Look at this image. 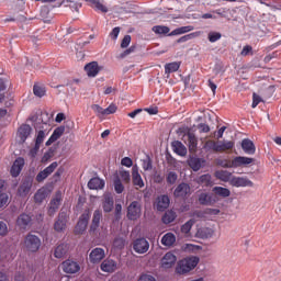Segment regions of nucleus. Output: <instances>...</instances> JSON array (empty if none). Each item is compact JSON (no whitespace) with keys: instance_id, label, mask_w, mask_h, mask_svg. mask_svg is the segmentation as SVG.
Masks as SVG:
<instances>
[{"instance_id":"1","label":"nucleus","mask_w":281,"mask_h":281,"mask_svg":"<svg viewBox=\"0 0 281 281\" xmlns=\"http://www.w3.org/2000/svg\"><path fill=\"white\" fill-rule=\"evenodd\" d=\"M251 164H254V158L236 156L232 160H222L220 166H222V168H247V166H251Z\"/></svg>"},{"instance_id":"2","label":"nucleus","mask_w":281,"mask_h":281,"mask_svg":"<svg viewBox=\"0 0 281 281\" xmlns=\"http://www.w3.org/2000/svg\"><path fill=\"white\" fill-rule=\"evenodd\" d=\"M23 249L31 254H36L41 249V238L32 233L24 237Z\"/></svg>"},{"instance_id":"3","label":"nucleus","mask_w":281,"mask_h":281,"mask_svg":"<svg viewBox=\"0 0 281 281\" xmlns=\"http://www.w3.org/2000/svg\"><path fill=\"white\" fill-rule=\"evenodd\" d=\"M91 218V211L86 210L82 215L79 217V221L75 227V234L80 235L85 234L87 226L89 225V220Z\"/></svg>"},{"instance_id":"4","label":"nucleus","mask_w":281,"mask_h":281,"mask_svg":"<svg viewBox=\"0 0 281 281\" xmlns=\"http://www.w3.org/2000/svg\"><path fill=\"white\" fill-rule=\"evenodd\" d=\"M142 216V203L139 201H133L127 206V218L128 221H137Z\"/></svg>"},{"instance_id":"5","label":"nucleus","mask_w":281,"mask_h":281,"mask_svg":"<svg viewBox=\"0 0 281 281\" xmlns=\"http://www.w3.org/2000/svg\"><path fill=\"white\" fill-rule=\"evenodd\" d=\"M56 168H58V162H52L48 167L36 175L35 181L37 183H43V181H45V179H47V177H49L56 170Z\"/></svg>"},{"instance_id":"6","label":"nucleus","mask_w":281,"mask_h":281,"mask_svg":"<svg viewBox=\"0 0 281 281\" xmlns=\"http://www.w3.org/2000/svg\"><path fill=\"white\" fill-rule=\"evenodd\" d=\"M133 249L136 254H146L150 249V244L144 237L137 238L133 241Z\"/></svg>"},{"instance_id":"7","label":"nucleus","mask_w":281,"mask_h":281,"mask_svg":"<svg viewBox=\"0 0 281 281\" xmlns=\"http://www.w3.org/2000/svg\"><path fill=\"white\" fill-rule=\"evenodd\" d=\"M33 183H34V180L32 178L30 177L24 178L18 189V195L27 196L30 194V191L32 190Z\"/></svg>"},{"instance_id":"8","label":"nucleus","mask_w":281,"mask_h":281,"mask_svg":"<svg viewBox=\"0 0 281 281\" xmlns=\"http://www.w3.org/2000/svg\"><path fill=\"white\" fill-rule=\"evenodd\" d=\"M132 183L136 190L144 188V179L139 175V167L137 165H134L132 168Z\"/></svg>"},{"instance_id":"9","label":"nucleus","mask_w":281,"mask_h":281,"mask_svg":"<svg viewBox=\"0 0 281 281\" xmlns=\"http://www.w3.org/2000/svg\"><path fill=\"white\" fill-rule=\"evenodd\" d=\"M231 186L234 188H254V182L245 177H233Z\"/></svg>"},{"instance_id":"10","label":"nucleus","mask_w":281,"mask_h":281,"mask_svg":"<svg viewBox=\"0 0 281 281\" xmlns=\"http://www.w3.org/2000/svg\"><path fill=\"white\" fill-rule=\"evenodd\" d=\"M104 249L102 248H94L91 250L89 255V260L92 265H100L102 260L105 258Z\"/></svg>"},{"instance_id":"11","label":"nucleus","mask_w":281,"mask_h":281,"mask_svg":"<svg viewBox=\"0 0 281 281\" xmlns=\"http://www.w3.org/2000/svg\"><path fill=\"white\" fill-rule=\"evenodd\" d=\"M64 273H78L80 271V265L77 261L67 259L61 263Z\"/></svg>"},{"instance_id":"12","label":"nucleus","mask_w":281,"mask_h":281,"mask_svg":"<svg viewBox=\"0 0 281 281\" xmlns=\"http://www.w3.org/2000/svg\"><path fill=\"white\" fill-rule=\"evenodd\" d=\"M177 263V256L172 252H167L160 262V266L162 269H172L175 265Z\"/></svg>"},{"instance_id":"13","label":"nucleus","mask_w":281,"mask_h":281,"mask_svg":"<svg viewBox=\"0 0 281 281\" xmlns=\"http://www.w3.org/2000/svg\"><path fill=\"white\" fill-rule=\"evenodd\" d=\"M155 207L158 212H166L170 207V198L168 195H159L156 200Z\"/></svg>"},{"instance_id":"14","label":"nucleus","mask_w":281,"mask_h":281,"mask_svg":"<svg viewBox=\"0 0 281 281\" xmlns=\"http://www.w3.org/2000/svg\"><path fill=\"white\" fill-rule=\"evenodd\" d=\"M66 227H67V213L60 212L57 216V220L55 221L54 229L55 232H65Z\"/></svg>"},{"instance_id":"15","label":"nucleus","mask_w":281,"mask_h":281,"mask_svg":"<svg viewBox=\"0 0 281 281\" xmlns=\"http://www.w3.org/2000/svg\"><path fill=\"white\" fill-rule=\"evenodd\" d=\"M190 184L182 182L173 191L176 199H186L190 194Z\"/></svg>"},{"instance_id":"16","label":"nucleus","mask_w":281,"mask_h":281,"mask_svg":"<svg viewBox=\"0 0 281 281\" xmlns=\"http://www.w3.org/2000/svg\"><path fill=\"white\" fill-rule=\"evenodd\" d=\"M25 166V159H23V157H19L14 160L11 170H10V175L11 177H19V175H21V170H23V167Z\"/></svg>"},{"instance_id":"17","label":"nucleus","mask_w":281,"mask_h":281,"mask_svg":"<svg viewBox=\"0 0 281 281\" xmlns=\"http://www.w3.org/2000/svg\"><path fill=\"white\" fill-rule=\"evenodd\" d=\"M61 202H63V196L60 195V193H57L55 198H53L49 202L48 216H54V214L58 212V207H60Z\"/></svg>"},{"instance_id":"18","label":"nucleus","mask_w":281,"mask_h":281,"mask_svg":"<svg viewBox=\"0 0 281 281\" xmlns=\"http://www.w3.org/2000/svg\"><path fill=\"white\" fill-rule=\"evenodd\" d=\"M203 150L207 155H216L218 154V140L207 139L203 145Z\"/></svg>"},{"instance_id":"19","label":"nucleus","mask_w":281,"mask_h":281,"mask_svg":"<svg viewBox=\"0 0 281 281\" xmlns=\"http://www.w3.org/2000/svg\"><path fill=\"white\" fill-rule=\"evenodd\" d=\"M101 271H104L105 273H114V271H117V261L113 259H105L101 263Z\"/></svg>"},{"instance_id":"20","label":"nucleus","mask_w":281,"mask_h":281,"mask_svg":"<svg viewBox=\"0 0 281 281\" xmlns=\"http://www.w3.org/2000/svg\"><path fill=\"white\" fill-rule=\"evenodd\" d=\"M100 221H102V211L95 210L92 216V223L90 225V233L94 234L100 228Z\"/></svg>"},{"instance_id":"21","label":"nucleus","mask_w":281,"mask_h":281,"mask_svg":"<svg viewBox=\"0 0 281 281\" xmlns=\"http://www.w3.org/2000/svg\"><path fill=\"white\" fill-rule=\"evenodd\" d=\"M198 201L200 205H214L216 203V196L214 194H209V193H200Z\"/></svg>"},{"instance_id":"22","label":"nucleus","mask_w":281,"mask_h":281,"mask_svg":"<svg viewBox=\"0 0 281 281\" xmlns=\"http://www.w3.org/2000/svg\"><path fill=\"white\" fill-rule=\"evenodd\" d=\"M85 71L89 78H95V76L100 74V66L98 65V61L87 64L85 66Z\"/></svg>"},{"instance_id":"23","label":"nucleus","mask_w":281,"mask_h":281,"mask_svg":"<svg viewBox=\"0 0 281 281\" xmlns=\"http://www.w3.org/2000/svg\"><path fill=\"white\" fill-rule=\"evenodd\" d=\"M241 149L246 155H256V145L249 138L241 140Z\"/></svg>"},{"instance_id":"24","label":"nucleus","mask_w":281,"mask_h":281,"mask_svg":"<svg viewBox=\"0 0 281 281\" xmlns=\"http://www.w3.org/2000/svg\"><path fill=\"white\" fill-rule=\"evenodd\" d=\"M63 135H65V126H59V127L55 128L53 134L46 142V146H52L54 144V142H57V139H60V137H63Z\"/></svg>"},{"instance_id":"25","label":"nucleus","mask_w":281,"mask_h":281,"mask_svg":"<svg viewBox=\"0 0 281 281\" xmlns=\"http://www.w3.org/2000/svg\"><path fill=\"white\" fill-rule=\"evenodd\" d=\"M236 143L234 140H217V153H227L234 150Z\"/></svg>"},{"instance_id":"26","label":"nucleus","mask_w":281,"mask_h":281,"mask_svg":"<svg viewBox=\"0 0 281 281\" xmlns=\"http://www.w3.org/2000/svg\"><path fill=\"white\" fill-rule=\"evenodd\" d=\"M32 223V217L25 213L21 214L16 220V225L20 229H27Z\"/></svg>"},{"instance_id":"27","label":"nucleus","mask_w":281,"mask_h":281,"mask_svg":"<svg viewBox=\"0 0 281 281\" xmlns=\"http://www.w3.org/2000/svg\"><path fill=\"white\" fill-rule=\"evenodd\" d=\"M187 140L190 153H196V148L199 146V138H196V135H194L192 132H189L187 134Z\"/></svg>"},{"instance_id":"28","label":"nucleus","mask_w":281,"mask_h":281,"mask_svg":"<svg viewBox=\"0 0 281 281\" xmlns=\"http://www.w3.org/2000/svg\"><path fill=\"white\" fill-rule=\"evenodd\" d=\"M113 205H115V201L113 200V195L105 194L104 198H103V203H102L103 212L109 214V212L113 211Z\"/></svg>"},{"instance_id":"29","label":"nucleus","mask_w":281,"mask_h":281,"mask_svg":"<svg viewBox=\"0 0 281 281\" xmlns=\"http://www.w3.org/2000/svg\"><path fill=\"white\" fill-rule=\"evenodd\" d=\"M85 1L86 3H88L90 8H93V10H95L97 12H103V13L109 12V9L106 8V5H103V3L100 2V0H85Z\"/></svg>"},{"instance_id":"30","label":"nucleus","mask_w":281,"mask_h":281,"mask_svg":"<svg viewBox=\"0 0 281 281\" xmlns=\"http://www.w3.org/2000/svg\"><path fill=\"white\" fill-rule=\"evenodd\" d=\"M32 134V126H30L29 124H23L18 132V135L21 139V143H25V140L27 139L29 135Z\"/></svg>"},{"instance_id":"31","label":"nucleus","mask_w":281,"mask_h":281,"mask_svg":"<svg viewBox=\"0 0 281 281\" xmlns=\"http://www.w3.org/2000/svg\"><path fill=\"white\" fill-rule=\"evenodd\" d=\"M196 183L202 188H212V176L210 173L202 175L198 178Z\"/></svg>"},{"instance_id":"32","label":"nucleus","mask_w":281,"mask_h":281,"mask_svg":"<svg viewBox=\"0 0 281 281\" xmlns=\"http://www.w3.org/2000/svg\"><path fill=\"white\" fill-rule=\"evenodd\" d=\"M104 186H105L104 180L100 178H92L88 182L89 190H102Z\"/></svg>"},{"instance_id":"33","label":"nucleus","mask_w":281,"mask_h":281,"mask_svg":"<svg viewBox=\"0 0 281 281\" xmlns=\"http://www.w3.org/2000/svg\"><path fill=\"white\" fill-rule=\"evenodd\" d=\"M172 148L173 153H176L180 157H186V155H188V148H186V145L179 140L172 144Z\"/></svg>"},{"instance_id":"34","label":"nucleus","mask_w":281,"mask_h":281,"mask_svg":"<svg viewBox=\"0 0 281 281\" xmlns=\"http://www.w3.org/2000/svg\"><path fill=\"white\" fill-rule=\"evenodd\" d=\"M177 243V237L172 233H167L161 238V244L165 245V247H172Z\"/></svg>"},{"instance_id":"35","label":"nucleus","mask_w":281,"mask_h":281,"mask_svg":"<svg viewBox=\"0 0 281 281\" xmlns=\"http://www.w3.org/2000/svg\"><path fill=\"white\" fill-rule=\"evenodd\" d=\"M67 251H69V247L66 244H60L55 248L54 256L55 258H65L67 256Z\"/></svg>"},{"instance_id":"36","label":"nucleus","mask_w":281,"mask_h":281,"mask_svg":"<svg viewBox=\"0 0 281 281\" xmlns=\"http://www.w3.org/2000/svg\"><path fill=\"white\" fill-rule=\"evenodd\" d=\"M192 30H194V26L192 25L181 26L175 29L171 33H169V36H179L181 34H188V32H192Z\"/></svg>"},{"instance_id":"37","label":"nucleus","mask_w":281,"mask_h":281,"mask_svg":"<svg viewBox=\"0 0 281 281\" xmlns=\"http://www.w3.org/2000/svg\"><path fill=\"white\" fill-rule=\"evenodd\" d=\"M215 177L216 179H218L220 181H224L225 183H227V181H232V172L227 170L216 171Z\"/></svg>"},{"instance_id":"38","label":"nucleus","mask_w":281,"mask_h":281,"mask_svg":"<svg viewBox=\"0 0 281 281\" xmlns=\"http://www.w3.org/2000/svg\"><path fill=\"white\" fill-rule=\"evenodd\" d=\"M181 67V63L173 61L165 65V74H175V71H179Z\"/></svg>"},{"instance_id":"39","label":"nucleus","mask_w":281,"mask_h":281,"mask_svg":"<svg viewBox=\"0 0 281 281\" xmlns=\"http://www.w3.org/2000/svg\"><path fill=\"white\" fill-rule=\"evenodd\" d=\"M213 192L217 194V196H222L223 199H227V196L232 194V191H229V189L223 187H214Z\"/></svg>"},{"instance_id":"40","label":"nucleus","mask_w":281,"mask_h":281,"mask_svg":"<svg viewBox=\"0 0 281 281\" xmlns=\"http://www.w3.org/2000/svg\"><path fill=\"white\" fill-rule=\"evenodd\" d=\"M177 218V213L175 211H167L162 216V223L165 225H170Z\"/></svg>"},{"instance_id":"41","label":"nucleus","mask_w":281,"mask_h":281,"mask_svg":"<svg viewBox=\"0 0 281 281\" xmlns=\"http://www.w3.org/2000/svg\"><path fill=\"white\" fill-rule=\"evenodd\" d=\"M190 271H192V269L189 265L183 263V259L178 263L176 268V273H179V276H183V273H190Z\"/></svg>"},{"instance_id":"42","label":"nucleus","mask_w":281,"mask_h":281,"mask_svg":"<svg viewBox=\"0 0 281 281\" xmlns=\"http://www.w3.org/2000/svg\"><path fill=\"white\" fill-rule=\"evenodd\" d=\"M151 32L159 35L161 34L166 35V34H170V27L165 25H155L153 26Z\"/></svg>"},{"instance_id":"43","label":"nucleus","mask_w":281,"mask_h":281,"mask_svg":"<svg viewBox=\"0 0 281 281\" xmlns=\"http://www.w3.org/2000/svg\"><path fill=\"white\" fill-rule=\"evenodd\" d=\"M45 199H47V192L45 191V189L37 190V192L34 195L35 203H43Z\"/></svg>"},{"instance_id":"44","label":"nucleus","mask_w":281,"mask_h":281,"mask_svg":"<svg viewBox=\"0 0 281 281\" xmlns=\"http://www.w3.org/2000/svg\"><path fill=\"white\" fill-rule=\"evenodd\" d=\"M189 166L192 168L194 172H199L201 170L202 164L200 158H191L189 160Z\"/></svg>"},{"instance_id":"45","label":"nucleus","mask_w":281,"mask_h":281,"mask_svg":"<svg viewBox=\"0 0 281 281\" xmlns=\"http://www.w3.org/2000/svg\"><path fill=\"white\" fill-rule=\"evenodd\" d=\"M33 93L36 95V98H43L45 93H47V90L44 86L34 85L33 87Z\"/></svg>"},{"instance_id":"46","label":"nucleus","mask_w":281,"mask_h":281,"mask_svg":"<svg viewBox=\"0 0 281 281\" xmlns=\"http://www.w3.org/2000/svg\"><path fill=\"white\" fill-rule=\"evenodd\" d=\"M182 265H188L192 271V269H194L196 265H199V257H188L183 259Z\"/></svg>"},{"instance_id":"47","label":"nucleus","mask_w":281,"mask_h":281,"mask_svg":"<svg viewBox=\"0 0 281 281\" xmlns=\"http://www.w3.org/2000/svg\"><path fill=\"white\" fill-rule=\"evenodd\" d=\"M196 223V221L194 220H189L187 223H184L181 226V233L182 234H190L192 227L194 226V224Z\"/></svg>"},{"instance_id":"48","label":"nucleus","mask_w":281,"mask_h":281,"mask_svg":"<svg viewBox=\"0 0 281 281\" xmlns=\"http://www.w3.org/2000/svg\"><path fill=\"white\" fill-rule=\"evenodd\" d=\"M56 155V148L50 147L42 157V164H47Z\"/></svg>"},{"instance_id":"49","label":"nucleus","mask_w":281,"mask_h":281,"mask_svg":"<svg viewBox=\"0 0 281 281\" xmlns=\"http://www.w3.org/2000/svg\"><path fill=\"white\" fill-rule=\"evenodd\" d=\"M179 179V176L175 171H170L167 173L166 181L169 186H175L177 183V180Z\"/></svg>"},{"instance_id":"50","label":"nucleus","mask_w":281,"mask_h":281,"mask_svg":"<svg viewBox=\"0 0 281 281\" xmlns=\"http://www.w3.org/2000/svg\"><path fill=\"white\" fill-rule=\"evenodd\" d=\"M213 234H214V231L210 228H202L198 231V235L200 238H212Z\"/></svg>"},{"instance_id":"51","label":"nucleus","mask_w":281,"mask_h":281,"mask_svg":"<svg viewBox=\"0 0 281 281\" xmlns=\"http://www.w3.org/2000/svg\"><path fill=\"white\" fill-rule=\"evenodd\" d=\"M114 190L116 194H122V192H124V184H122V180L120 178L114 179Z\"/></svg>"},{"instance_id":"52","label":"nucleus","mask_w":281,"mask_h":281,"mask_svg":"<svg viewBox=\"0 0 281 281\" xmlns=\"http://www.w3.org/2000/svg\"><path fill=\"white\" fill-rule=\"evenodd\" d=\"M222 37L223 34L218 32H210L207 35V40L210 41V43H216V41H221Z\"/></svg>"},{"instance_id":"53","label":"nucleus","mask_w":281,"mask_h":281,"mask_svg":"<svg viewBox=\"0 0 281 281\" xmlns=\"http://www.w3.org/2000/svg\"><path fill=\"white\" fill-rule=\"evenodd\" d=\"M92 111L95 113L97 117H104V109L100 104H92Z\"/></svg>"},{"instance_id":"54","label":"nucleus","mask_w":281,"mask_h":281,"mask_svg":"<svg viewBox=\"0 0 281 281\" xmlns=\"http://www.w3.org/2000/svg\"><path fill=\"white\" fill-rule=\"evenodd\" d=\"M45 142V131H40L37 133L36 139H35V145L41 146Z\"/></svg>"},{"instance_id":"55","label":"nucleus","mask_w":281,"mask_h":281,"mask_svg":"<svg viewBox=\"0 0 281 281\" xmlns=\"http://www.w3.org/2000/svg\"><path fill=\"white\" fill-rule=\"evenodd\" d=\"M196 36V33H190L187 34L184 36H181L177 43H188V41H192V38H194Z\"/></svg>"},{"instance_id":"56","label":"nucleus","mask_w":281,"mask_h":281,"mask_svg":"<svg viewBox=\"0 0 281 281\" xmlns=\"http://www.w3.org/2000/svg\"><path fill=\"white\" fill-rule=\"evenodd\" d=\"M143 170L148 171V170H153V160H150V158H147L145 160H143Z\"/></svg>"},{"instance_id":"57","label":"nucleus","mask_w":281,"mask_h":281,"mask_svg":"<svg viewBox=\"0 0 281 281\" xmlns=\"http://www.w3.org/2000/svg\"><path fill=\"white\" fill-rule=\"evenodd\" d=\"M262 101V97L256 94V92L252 93V109H256V106H258V104Z\"/></svg>"},{"instance_id":"58","label":"nucleus","mask_w":281,"mask_h":281,"mask_svg":"<svg viewBox=\"0 0 281 281\" xmlns=\"http://www.w3.org/2000/svg\"><path fill=\"white\" fill-rule=\"evenodd\" d=\"M9 199L10 198L8 196V193H1L0 194V209L5 207L8 205Z\"/></svg>"},{"instance_id":"59","label":"nucleus","mask_w":281,"mask_h":281,"mask_svg":"<svg viewBox=\"0 0 281 281\" xmlns=\"http://www.w3.org/2000/svg\"><path fill=\"white\" fill-rule=\"evenodd\" d=\"M120 177L124 183H131V172L128 171H121Z\"/></svg>"},{"instance_id":"60","label":"nucleus","mask_w":281,"mask_h":281,"mask_svg":"<svg viewBox=\"0 0 281 281\" xmlns=\"http://www.w3.org/2000/svg\"><path fill=\"white\" fill-rule=\"evenodd\" d=\"M131 45V35H125L121 42L122 49H126Z\"/></svg>"},{"instance_id":"61","label":"nucleus","mask_w":281,"mask_h":281,"mask_svg":"<svg viewBox=\"0 0 281 281\" xmlns=\"http://www.w3.org/2000/svg\"><path fill=\"white\" fill-rule=\"evenodd\" d=\"M0 236H8V224L3 221H0Z\"/></svg>"},{"instance_id":"62","label":"nucleus","mask_w":281,"mask_h":281,"mask_svg":"<svg viewBox=\"0 0 281 281\" xmlns=\"http://www.w3.org/2000/svg\"><path fill=\"white\" fill-rule=\"evenodd\" d=\"M117 111V106L115 104H110L106 109H104V115H113Z\"/></svg>"},{"instance_id":"63","label":"nucleus","mask_w":281,"mask_h":281,"mask_svg":"<svg viewBox=\"0 0 281 281\" xmlns=\"http://www.w3.org/2000/svg\"><path fill=\"white\" fill-rule=\"evenodd\" d=\"M121 164L125 166V168H131L133 167V159H131L130 157H124L122 158Z\"/></svg>"},{"instance_id":"64","label":"nucleus","mask_w":281,"mask_h":281,"mask_svg":"<svg viewBox=\"0 0 281 281\" xmlns=\"http://www.w3.org/2000/svg\"><path fill=\"white\" fill-rule=\"evenodd\" d=\"M138 281H157V280L155 279V277L150 274H142Z\"/></svg>"}]
</instances>
